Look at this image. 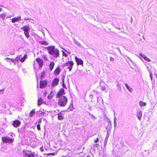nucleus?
Wrapping results in <instances>:
<instances>
[{"label": "nucleus", "instance_id": "nucleus-36", "mask_svg": "<svg viewBox=\"0 0 157 157\" xmlns=\"http://www.w3.org/2000/svg\"><path fill=\"white\" fill-rule=\"evenodd\" d=\"M149 74H150V78L151 80H152V74L151 72V71H149Z\"/></svg>", "mask_w": 157, "mask_h": 157}, {"label": "nucleus", "instance_id": "nucleus-43", "mask_svg": "<svg viewBox=\"0 0 157 157\" xmlns=\"http://www.w3.org/2000/svg\"><path fill=\"white\" fill-rule=\"evenodd\" d=\"M114 59L112 57H110V61H112L113 62Z\"/></svg>", "mask_w": 157, "mask_h": 157}, {"label": "nucleus", "instance_id": "nucleus-1", "mask_svg": "<svg viewBox=\"0 0 157 157\" xmlns=\"http://www.w3.org/2000/svg\"><path fill=\"white\" fill-rule=\"evenodd\" d=\"M46 48L48 50V52L54 58H57L59 56V50L56 48L54 46H49L46 47Z\"/></svg>", "mask_w": 157, "mask_h": 157}, {"label": "nucleus", "instance_id": "nucleus-8", "mask_svg": "<svg viewBox=\"0 0 157 157\" xmlns=\"http://www.w3.org/2000/svg\"><path fill=\"white\" fill-rule=\"evenodd\" d=\"M21 124V122L17 120H15L13 122V125L15 128L19 127Z\"/></svg>", "mask_w": 157, "mask_h": 157}, {"label": "nucleus", "instance_id": "nucleus-16", "mask_svg": "<svg viewBox=\"0 0 157 157\" xmlns=\"http://www.w3.org/2000/svg\"><path fill=\"white\" fill-rule=\"evenodd\" d=\"M74 109L73 104V102H71L68 108L66 110V111L68 112L69 111H72Z\"/></svg>", "mask_w": 157, "mask_h": 157}, {"label": "nucleus", "instance_id": "nucleus-35", "mask_svg": "<svg viewBox=\"0 0 157 157\" xmlns=\"http://www.w3.org/2000/svg\"><path fill=\"white\" fill-rule=\"evenodd\" d=\"M43 58L45 60H46V61L48 60V59L47 56L46 55H43Z\"/></svg>", "mask_w": 157, "mask_h": 157}, {"label": "nucleus", "instance_id": "nucleus-5", "mask_svg": "<svg viewBox=\"0 0 157 157\" xmlns=\"http://www.w3.org/2000/svg\"><path fill=\"white\" fill-rule=\"evenodd\" d=\"M74 63L72 61H69L66 62L65 63V65L63 66V67H67V69H69V71H70L72 70V67L74 65Z\"/></svg>", "mask_w": 157, "mask_h": 157}, {"label": "nucleus", "instance_id": "nucleus-23", "mask_svg": "<svg viewBox=\"0 0 157 157\" xmlns=\"http://www.w3.org/2000/svg\"><path fill=\"white\" fill-rule=\"evenodd\" d=\"M62 113H60L58 114V119L59 120H62L63 119L64 117L62 116Z\"/></svg>", "mask_w": 157, "mask_h": 157}, {"label": "nucleus", "instance_id": "nucleus-53", "mask_svg": "<svg viewBox=\"0 0 157 157\" xmlns=\"http://www.w3.org/2000/svg\"><path fill=\"white\" fill-rule=\"evenodd\" d=\"M52 93H53V92H52V91H51V93H50V95H53L52 94Z\"/></svg>", "mask_w": 157, "mask_h": 157}, {"label": "nucleus", "instance_id": "nucleus-46", "mask_svg": "<svg viewBox=\"0 0 157 157\" xmlns=\"http://www.w3.org/2000/svg\"><path fill=\"white\" fill-rule=\"evenodd\" d=\"M88 109L90 110L91 111L92 110V108L91 107L90 105H89L88 107Z\"/></svg>", "mask_w": 157, "mask_h": 157}, {"label": "nucleus", "instance_id": "nucleus-55", "mask_svg": "<svg viewBox=\"0 0 157 157\" xmlns=\"http://www.w3.org/2000/svg\"><path fill=\"white\" fill-rule=\"evenodd\" d=\"M128 59L131 61L132 62V61H131V59L129 58L128 57Z\"/></svg>", "mask_w": 157, "mask_h": 157}, {"label": "nucleus", "instance_id": "nucleus-50", "mask_svg": "<svg viewBox=\"0 0 157 157\" xmlns=\"http://www.w3.org/2000/svg\"><path fill=\"white\" fill-rule=\"evenodd\" d=\"M30 19L29 18H25L24 19V20L25 21H27V20H30Z\"/></svg>", "mask_w": 157, "mask_h": 157}, {"label": "nucleus", "instance_id": "nucleus-17", "mask_svg": "<svg viewBox=\"0 0 157 157\" xmlns=\"http://www.w3.org/2000/svg\"><path fill=\"white\" fill-rule=\"evenodd\" d=\"M139 55L141 57H142L143 58H144L145 60L147 61L148 62H150L151 61L150 59H149L146 56L140 53V54Z\"/></svg>", "mask_w": 157, "mask_h": 157}, {"label": "nucleus", "instance_id": "nucleus-24", "mask_svg": "<svg viewBox=\"0 0 157 157\" xmlns=\"http://www.w3.org/2000/svg\"><path fill=\"white\" fill-rule=\"evenodd\" d=\"M125 86V87H126L127 89L128 90V91L130 92H132L133 91V89L131 87H130L128 85L127 83L124 84Z\"/></svg>", "mask_w": 157, "mask_h": 157}, {"label": "nucleus", "instance_id": "nucleus-54", "mask_svg": "<svg viewBox=\"0 0 157 157\" xmlns=\"http://www.w3.org/2000/svg\"><path fill=\"white\" fill-rule=\"evenodd\" d=\"M90 98H92V97H93V95H92V94H91L90 95Z\"/></svg>", "mask_w": 157, "mask_h": 157}, {"label": "nucleus", "instance_id": "nucleus-52", "mask_svg": "<svg viewBox=\"0 0 157 157\" xmlns=\"http://www.w3.org/2000/svg\"><path fill=\"white\" fill-rule=\"evenodd\" d=\"M10 54L11 55H13L14 54V53L12 52H11L10 53Z\"/></svg>", "mask_w": 157, "mask_h": 157}, {"label": "nucleus", "instance_id": "nucleus-11", "mask_svg": "<svg viewBox=\"0 0 157 157\" xmlns=\"http://www.w3.org/2000/svg\"><path fill=\"white\" fill-rule=\"evenodd\" d=\"M64 90L63 88L61 89L58 92L57 94V97L58 98H60L64 94Z\"/></svg>", "mask_w": 157, "mask_h": 157}, {"label": "nucleus", "instance_id": "nucleus-3", "mask_svg": "<svg viewBox=\"0 0 157 157\" xmlns=\"http://www.w3.org/2000/svg\"><path fill=\"white\" fill-rule=\"evenodd\" d=\"M21 29L24 31V33L27 38L29 37V32L30 31V29L29 27L27 25H25L21 28Z\"/></svg>", "mask_w": 157, "mask_h": 157}, {"label": "nucleus", "instance_id": "nucleus-12", "mask_svg": "<svg viewBox=\"0 0 157 157\" xmlns=\"http://www.w3.org/2000/svg\"><path fill=\"white\" fill-rule=\"evenodd\" d=\"M136 116L140 121L141 120L142 116V112L141 109H138L137 110L136 113Z\"/></svg>", "mask_w": 157, "mask_h": 157}, {"label": "nucleus", "instance_id": "nucleus-38", "mask_svg": "<svg viewBox=\"0 0 157 157\" xmlns=\"http://www.w3.org/2000/svg\"><path fill=\"white\" fill-rule=\"evenodd\" d=\"M53 95H51L49 94V95H48L47 98L48 99H50L52 98L53 97Z\"/></svg>", "mask_w": 157, "mask_h": 157}, {"label": "nucleus", "instance_id": "nucleus-56", "mask_svg": "<svg viewBox=\"0 0 157 157\" xmlns=\"http://www.w3.org/2000/svg\"><path fill=\"white\" fill-rule=\"evenodd\" d=\"M44 95H45V96L46 95V93H44Z\"/></svg>", "mask_w": 157, "mask_h": 157}, {"label": "nucleus", "instance_id": "nucleus-14", "mask_svg": "<svg viewBox=\"0 0 157 157\" xmlns=\"http://www.w3.org/2000/svg\"><path fill=\"white\" fill-rule=\"evenodd\" d=\"M36 62L38 63L40 67H41L43 64V60L39 58H37L36 59Z\"/></svg>", "mask_w": 157, "mask_h": 157}, {"label": "nucleus", "instance_id": "nucleus-19", "mask_svg": "<svg viewBox=\"0 0 157 157\" xmlns=\"http://www.w3.org/2000/svg\"><path fill=\"white\" fill-rule=\"evenodd\" d=\"M54 65L55 63L53 61L52 62L50 63L49 65V68L51 71H52L53 70Z\"/></svg>", "mask_w": 157, "mask_h": 157}, {"label": "nucleus", "instance_id": "nucleus-6", "mask_svg": "<svg viewBox=\"0 0 157 157\" xmlns=\"http://www.w3.org/2000/svg\"><path fill=\"white\" fill-rule=\"evenodd\" d=\"M59 81V79L58 78H54L52 81L51 88L53 89L55 86L58 85Z\"/></svg>", "mask_w": 157, "mask_h": 157}, {"label": "nucleus", "instance_id": "nucleus-31", "mask_svg": "<svg viewBox=\"0 0 157 157\" xmlns=\"http://www.w3.org/2000/svg\"><path fill=\"white\" fill-rule=\"evenodd\" d=\"M87 113H88L89 115L90 116V117L92 119H93V120H94L96 118V117L93 115L91 114L90 113H89V112H87Z\"/></svg>", "mask_w": 157, "mask_h": 157}, {"label": "nucleus", "instance_id": "nucleus-20", "mask_svg": "<svg viewBox=\"0 0 157 157\" xmlns=\"http://www.w3.org/2000/svg\"><path fill=\"white\" fill-rule=\"evenodd\" d=\"M73 41L74 43L77 45V46L79 47H81V44L79 43L77 40H76L75 38H74L73 39Z\"/></svg>", "mask_w": 157, "mask_h": 157}, {"label": "nucleus", "instance_id": "nucleus-22", "mask_svg": "<svg viewBox=\"0 0 157 157\" xmlns=\"http://www.w3.org/2000/svg\"><path fill=\"white\" fill-rule=\"evenodd\" d=\"M103 100L101 98V97H97V102L98 103H99V105H100V106H101V102L102 104H103Z\"/></svg>", "mask_w": 157, "mask_h": 157}, {"label": "nucleus", "instance_id": "nucleus-45", "mask_svg": "<svg viewBox=\"0 0 157 157\" xmlns=\"http://www.w3.org/2000/svg\"><path fill=\"white\" fill-rule=\"evenodd\" d=\"M98 140H99V139H98V138L95 140L94 142L95 143H97L98 142Z\"/></svg>", "mask_w": 157, "mask_h": 157}, {"label": "nucleus", "instance_id": "nucleus-47", "mask_svg": "<svg viewBox=\"0 0 157 157\" xmlns=\"http://www.w3.org/2000/svg\"><path fill=\"white\" fill-rule=\"evenodd\" d=\"M106 87L105 86H103L102 89V90L103 91H105L106 90Z\"/></svg>", "mask_w": 157, "mask_h": 157}, {"label": "nucleus", "instance_id": "nucleus-34", "mask_svg": "<svg viewBox=\"0 0 157 157\" xmlns=\"http://www.w3.org/2000/svg\"><path fill=\"white\" fill-rule=\"evenodd\" d=\"M45 75V72L44 71H43L41 73V76H40V77L41 78V79H42V78L43 77H44V76Z\"/></svg>", "mask_w": 157, "mask_h": 157}, {"label": "nucleus", "instance_id": "nucleus-13", "mask_svg": "<svg viewBox=\"0 0 157 157\" xmlns=\"http://www.w3.org/2000/svg\"><path fill=\"white\" fill-rule=\"evenodd\" d=\"M21 20V16H18L12 18L11 22L13 23H15L16 22H19Z\"/></svg>", "mask_w": 157, "mask_h": 157}, {"label": "nucleus", "instance_id": "nucleus-59", "mask_svg": "<svg viewBox=\"0 0 157 157\" xmlns=\"http://www.w3.org/2000/svg\"><path fill=\"white\" fill-rule=\"evenodd\" d=\"M156 77H157V75Z\"/></svg>", "mask_w": 157, "mask_h": 157}, {"label": "nucleus", "instance_id": "nucleus-40", "mask_svg": "<svg viewBox=\"0 0 157 157\" xmlns=\"http://www.w3.org/2000/svg\"><path fill=\"white\" fill-rule=\"evenodd\" d=\"M4 89L0 90V94H2L4 93Z\"/></svg>", "mask_w": 157, "mask_h": 157}, {"label": "nucleus", "instance_id": "nucleus-28", "mask_svg": "<svg viewBox=\"0 0 157 157\" xmlns=\"http://www.w3.org/2000/svg\"><path fill=\"white\" fill-rule=\"evenodd\" d=\"M42 101H43L42 98H40L38 100V106H40L41 105L42 103Z\"/></svg>", "mask_w": 157, "mask_h": 157}, {"label": "nucleus", "instance_id": "nucleus-2", "mask_svg": "<svg viewBox=\"0 0 157 157\" xmlns=\"http://www.w3.org/2000/svg\"><path fill=\"white\" fill-rule=\"evenodd\" d=\"M58 104L61 107H65L67 105L68 101L67 97L65 96H63L59 98Z\"/></svg>", "mask_w": 157, "mask_h": 157}, {"label": "nucleus", "instance_id": "nucleus-42", "mask_svg": "<svg viewBox=\"0 0 157 157\" xmlns=\"http://www.w3.org/2000/svg\"><path fill=\"white\" fill-rule=\"evenodd\" d=\"M62 49L64 50L65 52H67V53H68L69 54H71V52H68V51H67V50H66V49H64V48H63Z\"/></svg>", "mask_w": 157, "mask_h": 157}, {"label": "nucleus", "instance_id": "nucleus-27", "mask_svg": "<svg viewBox=\"0 0 157 157\" xmlns=\"http://www.w3.org/2000/svg\"><path fill=\"white\" fill-rule=\"evenodd\" d=\"M40 43L44 45H48V43L46 41H40Z\"/></svg>", "mask_w": 157, "mask_h": 157}, {"label": "nucleus", "instance_id": "nucleus-21", "mask_svg": "<svg viewBox=\"0 0 157 157\" xmlns=\"http://www.w3.org/2000/svg\"><path fill=\"white\" fill-rule=\"evenodd\" d=\"M27 56L26 54L24 55L23 57L22 58H20V61L21 62L23 63L25 61V59L27 58Z\"/></svg>", "mask_w": 157, "mask_h": 157}, {"label": "nucleus", "instance_id": "nucleus-48", "mask_svg": "<svg viewBox=\"0 0 157 157\" xmlns=\"http://www.w3.org/2000/svg\"><path fill=\"white\" fill-rule=\"evenodd\" d=\"M63 87L65 88H66V86L64 83H63Z\"/></svg>", "mask_w": 157, "mask_h": 157}, {"label": "nucleus", "instance_id": "nucleus-18", "mask_svg": "<svg viewBox=\"0 0 157 157\" xmlns=\"http://www.w3.org/2000/svg\"><path fill=\"white\" fill-rule=\"evenodd\" d=\"M60 72V68L59 67H58L57 68L55 69L54 72V74L55 75H58L59 74Z\"/></svg>", "mask_w": 157, "mask_h": 157}, {"label": "nucleus", "instance_id": "nucleus-51", "mask_svg": "<svg viewBox=\"0 0 157 157\" xmlns=\"http://www.w3.org/2000/svg\"><path fill=\"white\" fill-rule=\"evenodd\" d=\"M64 78H63L62 79V83H64Z\"/></svg>", "mask_w": 157, "mask_h": 157}, {"label": "nucleus", "instance_id": "nucleus-7", "mask_svg": "<svg viewBox=\"0 0 157 157\" xmlns=\"http://www.w3.org/2000/svg\"><path fill=\"white\" fill-rule=\"evenodd\" d=\"M47 81L46 80L40 81V88H43L47 85Z\"/></svg>", "mask_w": 157, "mask_h": 157}, {"label": "nucleus", "instance_id": "nucleus-39", "mask_svg": "<svg viewBox=\"0 0 157 157\" xmlns=\"http://www.w3.org/2000/svg\"><path fill=\"white\" fill-rule=\"evenodd\" d=\"M37 128L38 130H40V124H38L37 125Z\"/></svg>", "mask_w": 157, "mask_h": 157}, {"label": "nucleus", "instance_id": "nucleus-25", "mask_svg": "<svg viewBox=\"0 0 157 157\" xmlns=\"http://www.w3.org/2000/svg\"><path fill=\"white\" fill-rule=\"evenodd\" d=\"M139 105L141 107H142L143 106H145L147 105V103L142 101H140L139 102Z\"/></svg>", "mask_w": 157, "mask_h": 157}, {"label": "nucleus", "instance_id": "nucleus-58", "mask_svg": "<svg viewBox=\"0 0 157 157\" xmlns=\"http://www.w3.org/2000/svg\"><path fill=\"white\" fill-rule=\"evenodd\" d=\"M62 157H67V156H63Z\"/></svg>", "mask_w": 157, "mask_h": 157}, {"label": "nucleus", "instance_id": "nucleus-33", "mask_svg": "<svg viewBox=\"0 0 157 157\" xmlns=\"http://www.w3.org/2000/svg\"><path fill=\"white\" fill-rule=\"evenodd\" d=\"M108 137H109V136L108 135H107V136H106V137L105 138V144H104L105 145L107 143V140L108 139Z\"/></svg>", "mask_w": 157, "mask_h": 157}, {"label": "nucleus", "instance_id": "nucleus-49", "mask_svg": "<svg viewBox=\"0 0 157 157\" xmlns=\"http://www.w3.org/2000/svg\"><path fill=\"white\" fill-rule=\"evenodd\" d=\"M40 150L42 151L43 152L44 151L43 148V147H41L40 148Z\"/></svg>", "mask_w": 157, "mask_h": 157}, {"label": "nucleus", "instance_id": "nucleus-41", "mask_svg": "<svg viewBox=\"0 0 157 157\" xmlns=\"http://www.w3.org/2000/svg\"><path fill=\"white\" fill-rule=\"evenodd\" d=\"M42 122V118H40L39 119V121H38V124H40Z\"/></svg>", "mask_w": 157, "mask_h": 157}, {"label": "nucleus", "instance_id": "nucleus-32", "mask_svg": "<svg viewBox=\"0 0 157 157\" xmlns=\"http://www.w3.org/2000/svg\"><path fill=\"white\" fill-rule=\"evenodd\" d=\"M28 157H35L34 155L30 152L29 153Z\"/></svg>", "mask_w": 157, "mask_h": 157}, {"label": "nucleus", "instance_id": "nucleus-57", "mask_svg": "<svg viewBox=\"0 0 157 157\" xmlns=\"http://www.w3.org/2000/svg\"><path fill=\"white\" fill-rule=\"evenodd\" d=\"M86 157H90V156L89 155H87Z\"/></svg>", "mask_w": 157, "mask_h": 157}, {"label": "nucleus", "instance_id": "nucleus-9", "mask_svg": "<svg viewBox=\"0 0 157 157\" xmlns=\"http://www.w3.org/2000/svg\"><path fill=\"white\" fill-rule=\"evenodd\" d=\"M21 58V56H17L15 59H10L9 58H6V59L7 61V60H11L12 62L13 63H15L17 62H18L19 60H20V58Z\"/></svg>", "mask_w": 157, "mask_h": 157}, {"label": "nucleus", "instance_id": "nucleus-10", "mask_svg": "<svg viewBox=\"0 0 157 157\" xmlns=\"http://www.w3.org/2000/svg\"><path fill=\"white\" fill-rule=\"evenodd\" d=\"M75 59L78 65H80L83 66V62L82 59L78 58L76 56L75 57Z\"/></svg>", "mask_w": 157, "mask_h": 157}, {"label": "nucleus", "instance_id": "nucleus-30", "mask_svg": "<svg viewBox=\"0 0 157 157\" xmlns=\"http://www.w3.org/2000/svg\"><path fill=\"white\" fill-rule=\"evenodd\" d=\"M114 127H115L117 125V123L116 122L117 118L115 116V114H114Z\"/></svg>", "mask_w": 157, "mask_h": 157}, {"label": "nucleus", "instance_id": "nucleus-44", "mask_svg": "<svg viewBox=\"0 0 157 157\" xmlns=\"http://www.w3.org/2000/svg\"><path fill=\"white\" fill-rule=\"evenodd\" d=\"M147 70H148V71H149H149H151V69L148 67L147 66Z\"/></svg>", "mask_w": 157, "mask_h": 157}, {"label": "nucleus", "instance_id": "nucleus-4", "mask_svg": "<svg viewBox=\"0 0 157 157\" xmlns=\"http://www.w3.org/2000/svg\"><path fill=\"white\" fill-rule=\"evenodd\" d=\"M2 140L3 142L5 143H11L13 141V139L8 136L2 137Z\"/></svg>", "mask_w": 157, "mask_h": 157}, {"label": "nucleus", "instance_id": "nucleus-26", "mask_svg": "<svg viewBox=\"0 0 157 157\" xmlns=\"http://www.w3.org/2000/svg\"><path fill=\"white\" fill-rule=\"evenodd\" d=\"M35 109L32 110L30 113L29 114V116L31 117L33 116L34 114L35 113Z\"/></svg>", "mask_w": 157, "mask_h": 157}, {"label": "nucleus", "instance_id": "nucleus-37", "mask_svg": "<svg viewBox=\"0 0 157 157\" xmlns=\"http://www.w3.org/2000/svg\"><path fill=\"white\" fill-rule=\"evenodd\" d=\"M62 52H63V56H64L65 57H67V54L64 52L63 51Z\"/></svg>", "mask_w": 157, "mask_h": 157}, {"label": "nucleus", "instance_id": "nucleus-15", "mask_svg": "<svg viewBox=\"0 0 157 157\" xmlns=\"http://www.w3.org/2000/svg\"><path fill=\"white\" fill-rule=\"evenodd\" d=\"M30 151L28 150H24L22 153L23 155L25 157H28Z\"/></svg>", "mask_w": 157, "mask_h": 157}, {"label": "nucleus", "instance_id": "nucleus-29", "mask_svg": "<svg viewBox=\"0 0 157 157\" xmlns=\"http://www.w3.org/2000/svg\"><path fill=\"white\" fill-rule=\"evenodd\" d=\"M6 13H2L0 15V17L1 18H2V19L3 20H4L5 17V16L6 15Z\"/></svg>", "mask_w": 157, "mask_h": 157}]
</instances>
